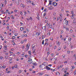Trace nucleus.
I'll return each instance as SVG.
<instances>
[{"instance_id":"nucleus-1","label":"nucleus","mask_w":76,"mask_h":76,"mask_svg":"<svg viewBox=\"0 0 76 76\" xmlns=\"http://www.w3.org/2000/svg\"><path fill=\"white\" fill-rule=\"evenodd\" d=\"M46 68L48 70H50L52 72H54V71H55V69H50V68L48 67V66H46Z\"/></svg>"},{"instance_id":"nucleus-2","label":"nucleus","mask_w":76,"mask_h":76,"mask_svg":"<svg viewBox=\"0 0 76 76\" xmlns=\"http://www.w3.org/2000/svg\"><path fill=\"white\" fill-rule=\"evenodd\" d=\"M52 6H53V5L54 6H57V3L55 2H53L52 4Z\"/></svg>"},{"instance_id":"nucleus-3","label":"nucleus","mask_w":76,"mask_h":76,"mask_svg":"<svg viewBox=\"0 0 76 76\" xmlns=\"http://www.w3.org/2000/svg\"><path fill=\"white\" fill-rule=\"evenodd\" d=\"M71 13L72 14V17H71L72 19H73V17L75 16V14L73 13V11H71Z\"/></svg>"},{"instance_id":"nucleus-4","label":"nucleus","mask_w":76,"mask_h":76,"mask_svg":"<svg viewBox=\"0 0 76 76\" xmlns=\"http://www.w3.org/2000/svg\"><path fill=\"white\" fill-rule=\"evenodd\" d=\"M49 3L48 5V6H49V5H50L51 6H52V4H51V3L53 2V1H51V0H49Z\"/></svg>"},{"instance_id":"nucleus-5","label":"nucleus","mask_w":76,"mask_h":76,"mask_svg":"<svg viewBox=\"0 0 76 76\" xmlns=\"http://www.w3.org/2000/svg\"><path fill=\"white\" fill-rule=\"evenodd\" d=\"M64 23L65 25H67L69 24V21H67V20H66L65 22Z\"/></svg>"},{"instance_id":"nucleus-6","label":"nucleus","mask_w":76,"mask_h":76,"mask_svg":"<svg viewBox=\"0 0 76 76\" xmlns=\"http://www.w3.org/2000/svg\"><path fill=\"white\" fill-rule=\"evenodd\" d=\"M29 45H28V44H27L26 45V50L27 51L29 50Z\"/></svg>"},{"instance_id":"nucleus-7","label":"nucleus","mask_w":76,"mask_h":76,"mask_svg":"<svg viewBox=\"0 0 76 76\" xmlns=\"http://www.w3.org/2000/svg\"><path fill=\"white\" fill-rule=\"evenodd\" d=\"M26 3H31V1L30 0H28L26 1Z\"/></svg>"},{"instance_id":"nucleus-8","label":"nucleus","mask_w":76,"mask_h":76,"mask_svg":"<svg viewBox=\"0 0 76 76\" xmlns=\"http://www.w3.org/2000/svg\"><path fill=\"white\" fill-rule=\"evenodd\" d=\"M59 15L60 16V18H62V17L63 16V14H62L60 13L59 14Z\"/></svg>"},{"instance_id":"nucleus-9","label":"nucleus","mask_w":76,"mask_h":76,"mask_svg":"<svg viewBox=\"0 0 76 76\" xmlns=\"http://www.w3.org/2000/svg\"><path fill=\"white\" fill-rule=\"evenodd\" d=\"M41 34V33L40 32H38V33H36V35H37V36H39V35H40V34Z\"/></svg>"},{"instance_id":"nucleus-10","label":"nucleus","mask_w":76,"mask_h":76,"mask_svg":"<svg viewBox=\"0 0 76 76\" xmlns=\"http://www.w3.org/2000/svg\"><path fill=\"white\" fill-rule=\"evenodd\" d=\"M16 6H18V5L19 4V1L16 2Z\"/></svg>"},{"instance_id":"nucleus-11","label":"nucleus","mask_w":76,"mask_h":76,"mask_svg":"<svg viewBox=\"0 0 76 76\" xmlns=\"http://www.w3.org/2000/svg\"><path fill=\"white\" fill-rule=\"evenodd\" d=\"M22 37H27V35H26V34H25V35L24 34H23L21 35Z\"/></svg>"},{"instance_id":"nucleus-12","label":"nucleus","mask_w":76,"mask_h":76,"mask_svg":"<svg viewBox=\"0 0 76 76\" xmlns=\"http://www.w3.org/2000/svg\"><path fill=\"white\" fill-rule=\"evenodd\" d=\"M69 74V72H67V73H66V74H65V75H64V76H68V75Z\"/></svg>"},{"instance_id":"nucleus-13","label":"nucleus","mask_w":76,"mask_h":76,"mask_svg":"<svg viewBox=\"0 0 76 76\" xmlns=\"http://www.w3.org/2000/svg\"><path fill=\"white\" fill-rule=\"evenodd\" d=\"M7 25V29H9V23H8Z\"/></svg>"},{"instance_id":"nucleus-14","label":"nucleus","mask_w":76,"mask_h":76,"mask_svg":"<svg viewBox=\"0 0 76 76\" xmlns=\"http://www.w3.org/2000/svg\"><path fill=\"white\" fill-rule=\"evenodd\" d=\"M30 61H31V62H30ZM28 63H29V64H31V63H32V62L31 61H30V60H29L28 61Z\"/></svg>"},{"instance_id":"nucleus-15","label":"nucleus","mask_w":76,"mask_h":76,"mask_svg":"<svg viewBox=\"0 0 76 76\" xmlns=\"http://www.w3.org/2000/svg\"><path fill=\"white\" fill-rule=\"evenodd\" d=\"M28 53H29V56H30L31 55V51H29L28 52Z\"/></svg>"},{"instance_id":"nucleus-16","label":"nucleus","mask_w":76,"mask_h":76,"mask_svg":"<svg viewBox=\"0 0 76 76\" xmlns=\"http://www.w3.org/2000/svg\"><path fill=\"white\" fill-rule=\"evenodd\" d=\"M56 75H60V73H59V72H56Z\"/></svg>"},{"instance_id":"nucleus-17","label":"nucleus","mask_w":76,"mask_h":76,"mask_svg":"<svg viewBox=\"0 0 76 76\" xmlns=\"http://www.w3.org/2000/svg\"><path fill=\"white\" fill-rule=\"evenodd\" d=\"M11 18H12V19H14V18H15V17H14L12 15L11 16Z\"/></svg>"},{"instance_id":"nucleus-18","label":"nucleus","mask_w":76,"mask_h":76,"mask_svg":"<svg viewBox=\"0 0 76 76\" xmlns=\"http://www.w3.org/2000/svg\"><path fill=\"white\" fill-rule=\"evenodd\" d=\"M42 44L43 45H44V40H43L42 41Z\"/></svg>"},{"instance_id":"nucleus-19","label":"nucleus","mask_w":76,"mask_h":76,"mask_svg":"<svg viewBox=\"0 0 76 76\" xmlns=\"http://www.w3.org/2000/svg\"><path fill=\"white\" fill-rule=\"evenodd\" d=\"M72 40V38H69V39H68V41L70 42Z\"/></svg>"},{"instance_id":"nucleus-20","label":"nucleus","mask_w":76,"mask_h":76,"mask_svg":"<svg viewBox=\"0 0 76 76\" xmlns=\"http://www.w3.org/2000/svg\"><path fill=\"white\" fill-rule=\"evenodd\" d=\"M47 44H48L47 45V46H48V44L47 42H45V44L44 45V46H45V45H47Z\"/></svg>"},{"instance_id":"nucleus-21","label":"nucleus","mask_w":76,"mask_h":76,"mask_svg":"<svg viewBox=\"0 0 76 76\" xmlns=\"http://www.w3.org/2000/svg\"><path fill=\"white\" fill-rule=\"evenodd\" d=\"M16 38V37L15 36H13L12 37V39H15V38Z\"/></svg>"},{"instance_id":"nucleus-22","label":"nucleus","mask_w":76,"mask_h":76,"mask_svg":"<svg viewBox=\"0 0 76 76\" xmlns=\"http://www.w3.org/2000/svg\"><path fill=\"white\" fill-rule=\"evenodd\" d=\"M47 15V13H46V12H45L43 14V16H45L46 15Z\"/></svg>"},{"instance_id":"nucleus-23","label":"nucleus","mask_w":76,"mask_h":76,"mask_svg":"<svg viewBox=\"0 0 76 76\" xmlns=\"http://www.w3.org/2000/svg\"><path fill=\"white\" fill-rule=\"evenodd\" d=\"M1 40H2V41H4V39H3V37H1Z\"/></svg>"},{"instance_id":"nucleus-24","label":"nucleus","mask_w":76,"mask_h":76,"mask_svg":"<svg viewBox=\"0 0 76 76\" xmlns=\"http://www.w3.org/2000/svg\"><path fill=\"white\" fill-rule=\"evenodd\" d=\"M37 19L39 20V16H37Z\"/></svg>"},{"instance_id":"nucleus-25","label":"nucleus","mask_w":76,"mask_h":76,"mask_svg":"<svg viewBox=\"0 0 76 76\" xmlns=\"http://www.w3.org/2000/svg\"><path fill=\"white\" fill-rule=\"evenodd\" d=\"M23 27H21L20 28V30L21 31H22V30H23Z\"/></svg>"},{"instance_id":"nucleus-26","label":"nucleus","mask_w":76,"mask_h":76,"mask_svg":"<svg viewBox=\"0 0 76 76\" xmlns=\"http://www.w3.org/2000/svg\"><path fill=\"white\" fill-rule=\"evenodd\" d=\"M25 57H26V58H28V55H25Z\"/></svg>"},{"instance_id":"nucleus-27","label":"nucleus","mask_w":76,"mask_h":76,"mask_svg":"<svg viewBox=\"0 0 76 76\" xmlns=\"http://www.w3.org/2000/svg\"><path fill=\"white\" fill-rule=\"evenodd\" d=\"M23 53L22 54V56H23V57H24V56H25V55L24 54H25V53Z\"/></svg>"},{"instance_id":"nucleus-28","label":"nucleus","mask_w":76,"mask_h":76,"mask_svg":"<svg viewBox=\"0 0 76 76\" xmlns=\"http://www.w3.org/2000/svg\"><path fill=\"white\" fill-rule=\"evenodd\" d=\"M9 58L10 59L9 60H10L11 61L12 60V57H10Z\"/></svg>"},{"instance_id":"nucleus-29","label":"nucleus","mask_w":76,"mask_h":76,"mask_svg":"<svg viewBox=\"0 0 76 76\" xmlns=\"http://www.w3.org/2000/svg\"><path fill=\"white\" fill-rule=\"evenodd\" d=\"M53 16H56V12H54V13L53 14Z\"/></svg>"},{"instance_id":"nucleus-30","label":"nucleus","mask_w":76,"mask_h":76,"mask_svg":"<svg viewBox=\"0 0 76 76\" xmlns=\"http://www.w3.org/2000/svg\"><path fill=\"white\" fill-rule=\"evenodd\" d=\"M44 1H45V2H44L45 4V2H47V0H44Z\"/></svg>"},{"instance_id":"nucleus-31","label":"nucleus","mask_w":76,"mask_h":76,"mask_svg":"<svg viewBox=\"0 0 76 76\" xmlns=\"http://www.w3.org/2000/svg\"><path fill=\"white\" fill-rule=\"evenodd\" d=\"M49 27L50 28H51V27H52V26L51 25H51H49Z\"/></svg>"},{"instance_id":"nucleus-32","label":"nucleus","mask_w":76,"mask_h":76,"mask_svg":"<svg viewBox=\"0 0 76 76\" xmlns=\"http://www.w3.org/2000/svg\"><path fill=\"white\" fill-rule=\"evenodd\" d=\"M44 38H45V37H44V35H43L42 36V39H44Z\"/></svg>"},{"instance_id":"nucleus-33","label":"nucleus","mask_w":76,"mask_h":76,"mask_svg":"<svg viewBox=\"0 0 76 76\" xmlns=\"http://www.w3.org/2000/svg\"><path fill=\"white\" fill-rule=\"evenodd\" d=\"M8 12H9V10H7L5 11V13H8Z\"/></svg>"},{"instance_id":"nucleus-34","label":"nucleus","mask_w":76,"mask_h":76,"mask_svg":"<svg viewBox=\"0 0 76 76\" xmlns=\"http://www.w3.org/2000/svg\"><path fill=\"white\" fill-rule=\"evenodd\" d=\"M66 31H69V28H67L66 29Z\"/></svg>"},{"instance_id":"nucleus-35","label":"nucleus","mask_w":76,"mask_h":76,"mask_svg":"<svg viewBox=\"0 0 76 76\" xmlns=\"http://www.w3.org/2000/svg\"><path fill=\"white\" fill-rule=\"evenodd\" d=\"M2 67H3V69H5V68H6V66H2Z\"/></svg>"},{"instance_id":"nucleus-36","label":"nucleus","mask_w":76,"mask_h":76,"mask_svg":"<svg viewBox=\"0 0 76 76\" xmlns=\"http://www.w3.org/2000/svg\"><path fill=\"white\" fill-rule=\"evenodd\" d=\"M9 15H11V13L10 12L8 11V12Z\"/></svg>"},{"instance_id":"nucleus-37","label":"nucleus","mask_w":76,"mask_h":76,"mask_svg":"<svg viewBox=\"0 0 76 76\" xmlns=\"http://www.w3.org/2000/svg\"><path fill=\"white\" fill-rule=\"evenodd\" d=\"M28 59L29 60H30V59H31V61H32V59L31 58H28Z\"/></svg>"},{"instance_id":"nucleus-38","label":"nucleus","mask_w":76,"mask_h":76,"mask_svg":"<svg viewBox=\"0 0 76 76\" xmlns=\"http://www.w3.org/2000/svg\"><path fill=\"white\" fill-rule=\"evenodd\" d=\"M60 17H59V18H58L57 20V21H58V20H59L60 19Z\"/></svg>"},{"instance_id":"nucleus-39","label":"nucleus","mask_w":76,"mask_h":76,"mask_svg":"<svg viewBox=\"0 0 76 76\" xmlns=\"http://www.w3.org/2000/svg\"><path fill=\"white\" fill-rule=\"evenodd\" d=\"M2 6H1V7H4V4H1Z\"/></svg>"},{"instance_id":"nucleus-40","label":"nucleus","mask_w":76,"mask_h":76,"mask_svg":"<svg viewBox=\"0 0 76 76\" xmlns=\"http://www.w3.org/2000/svg\"><path fill=\"white\" fill-rule=\"evenodd\" d=\"M29 19H30V20H32V17H30V18Z\"/></svg>"},{"instance_id":"nucleus-41","label":"nucleus","mask_w":76,"mask_h":76,"mask_svg":"<svg viewBox=\"0 0 76 76\" xmlns=\"http://www.w3.org/2000/svg\"><path fill=\"white\" fill-rule=\"evenodd\" d=\"M7 1L6 0H5L4 1V3H5V4H6V2Z\"/></svg>"},{"instance_id":"nucleus-42","label":"nucleus","mask_w":76,"mask_h":76,"mask_svg":"<svg viewBox=\"0 0 76 76\" xmlns=\"http://www.w3.org/2000/svg\"><path fill=\"white\" fill-rule=\"evenodd\" d=\"M44 7H42V10H44Z\"/></svg>"},{"instance_id":"nucleus-43","label":"nucleus","mask_w":76,"mask_h":76,"mask_svg":"<svg viewBox=\"0 0 76 76\" xmlns=\"http://www.w3.org/2000/svg\"><path fill=\"white\" fill-rule=\"evenodd\" d=\"M20 13L21 15H22V11H20Z\"/></svg>"},{"instance_id":"nucleus-44","label":"nucleus","mask_w":76,"mask_h":76,"mask_svg":"<svg viewBox=\"0 0 76 76\" xmlns=\"http://www.w3.org/2000/svg\"><path fill=\"white\" fill-rule=\"evenodd\" d=\"M32 5H33V6H35V4H34V2H32V3L31 4Z\"/></svg>"},{"instance_id":"nucleus-45","label":"nucleus","mask_w":76,"mask_h":76,"mask_svg":"<svg viewBox=\"0 0 76 76\" xmlns=\"http://www.w3.org/2000/svg\"><path fill=\"white\" fill-rule=\"evenodd\" d=\"M42 66V65L41 64L39 66V67H40V68H42V67H41Z\"/></svg>"},{"instance_id":"nucleus-46","label":"nucleus","mask_w":76,"mask_h":76,"mask_svg":"<svg viewBox=\"0 0 76 76\" xmlns=\"http://www.w3.org/2000/svg\"><path fill=\"white\" fill-rule=\"evenodd\" d=\"M5 58H6L7 59V58H8V56H5Z\"/></svg>"},{"instance_id":"nucleus-47","label":"nucleus","mask_w":76,"mask_h":76,"mask_svg":"<svg viewBox=\"0 0 76 76\" xmlns=\"http://www.w3.org/2000/svg\"><path fill=\"white\" fill-rule=\"evenodd\" d=\"M73 45H71V48H73Z\"/></svg>"},{"instance_id":"nucleus-48","label":"nucleus","mask_w":76,"mask_h":76,"mask_svg":"<svg viewBox=\"0 0 76 76\" xmlns=\"http://www.w3.org/2000/svg\"><path fill=\"white\" fill-rule=\"evenodd\" d=\"M7 73L8 74L9 73H10V71H9L8 72H7Z\"/></svg>"},{"instance_id":"nucleus-49","label":"nucleus","mask_w":76,"mask_h":76,"mask_svg":"<svg viewBox=\"0 0 76 76\" xmlns=\"http://www.w3.org/2000/svg\"><path fill=\"white\" fill-rule=\"evenodd\" d=\"M67 53L68 54H69V53H70V52L69 51H67Z\"/></svg>"},{"instance_id":"nucleus-50","label":"nucleus","mask_w":76,"mask_h":76,"mask_svg":"<svg viewBox=\"0 0 76 76\" xmlns=\"http://www.w3.org/2000/svg\"><path fill=\"white\" fill-rule=\"evenodd\" d=\"M66 38H65L64 39V41H66Z\"/></svg>"},{"instance_id":"nucleus-51","label":"nucleus","mask_w":76,"mask_h":76,"mask_svg":"<svg viewBox=\"0 0 76 76\" xmlns=\"http://www.w3.org/2000/svg\"><path fill=\"white\" fill-rule=\"evenodd\" d=\"M15 36H17L18 35V34L17 33H15Z\"/></svg>"},{"instance_id":"nucleus-52","label":"nucleus","mask_w":76,"mask_h":76,"mask_svg":"<svg viewBox=\"0 0 76 76\" xmlns=\"http://www.w3.org/2000/svg\"><path fill=\"white\" fill-rule=\"evenodd\" d=\"M72 24H76V23L75 22H73L72 23Z\"/></svg>"},{"instance_id":"nucleus-53","label":"nucleus","mask_w":76,"mask_h":76,"mask_svg":"<svg viewBox=\"0 0 76 76\" xmlns=\"http://www.w3.org/2000/svg\"><path fill=\"white\" fill-rule=\"evenodd\" d=\"M64 49H66V46H65L64 47Z\"/></svg>"},{"instance_id":"nucleus-54","label":"nucleus","mask_w":76,"mask_h":76,"mask_svg":"<svg viewBox=\"0 0 76 76\" xmlns=\"http://www.w3.org/2000/svg\"><path fill=\"white\" fill-rule=\"evenodd\" d=\"M47 10V9H45L44 10V12H46V11Z\"/></svg>"},{"instance_id":"nucleus-55","label":"nucleus","mask_w":76,"mask_h":76,"mask_svg":"<svg viewBox=\"0 0 76 76\" xmlns=\"http://www.w3.org/2000/svg\"><path fill=\"white\" fill-rule=\"evenodd\" d=\"M49 25H50V23L48 24V23H47L46 24V25H47V26H49Z\"/></svg>"},{"instance_id":"nucleus-56","label":"nucleus","mask_w":76,"mask_h":76,"mask_svg":"<svg viewBox=\"0 0 76 76\" xmlns=\"http://www.w3.org/2000/svg\"><path fill=\"white\" fill-rule=\"evenodd\" d=\"M4 48H7V46H4Z\"/></svg>"},{"instance_id":"nucleus-57","label":"nucleus","mask_w":76,"mask_h":76,"mask_svg":"<svg viewBox=\"0 0 76 76\" xmlns=\"http://www.w3.org/2000/svg\"><path fill=\"white\" fill-rule=\"evenodd\" d=\"M48 16H46V18H45V19H48Z\"/></svg>"},{"instance_id":"nucleus-58","label":"nucleus","mask_w":76,"mask_h":76,"mask_svg":"<svg viewBox=\"0 0 76 76\" xmlns=\"http://www.w3.org/2000/svg\"><path fill=\"white\" fill-rule=\"evenodd\" d=\"M50 53L49 52H48L47 53V54H48V55H49L50 54Z\"/></svg>"},{"instance_id":"nucleus-59","label":"nucleus","mask_w":76,"mask_h":76,"mask_svg":"<svg viewBox=\"0 0 76 76\" xmlns=\"http://www.w3.org/2000/svg\"><path fill=\"white\" fill-rule=\"evenodd\" d=\"M52 66V65L51 64H49L48 65V66Z\"/></svg>"},{"instance_id":"nucleus-60","label":"nucleus","mask_w":76,"mask_h":76,"mask_svg":"<svg viewBox=\"0 0 76 76\" xmlns=\"http://www.w3.org/2000/svg\"><path fill=\"white\" fill-rule=\"evenodd\" d=\"M45 41L46 42H47V41H48V39H45Z\"/></svg>"},{"instance_id":"nucleus-61","label":"nucleus","mask_w":76,"mask_h":76,"mask_svg":"<svg viewBox=\"0 0 76 76\" xmlns=\"http://www.w3.org/2000/svg\"><path fill=\"white\" fill-rule=\"evenodd\" d=\"M73 32L72 30H70V32Z\"/></svg>"},{"instance_id":"nucleus-62","label":"nucleus","mask_w":76,"mask_h":76,"mask_svg":"<svg viewBox=\"0 0 76 76\" xmlns=\"http://www.w3.org/2000/svg\"><path fill=\"white\" fill-rule=\"evenodd\" d=\"M14 12H17V10H14Z\"/></svg>"},{"instance_id":"nucleus-63","label":"nucleus","mask_w":76,"mask_h":76,"mask_svg":"<svg viewBox=\"0 0 76 76\" xmlns=\"http://www.w3.org/2000/svg\"><path fill=\"white\" fill-rule=\"evenodd\" d=\"M39 75H42V73H39Z\"/></svg>"},{"instance_id":"nucleus-64","label":"nucleus","mask_w":76,"mask_h":76,"mask_svg":"<svg viewBox=\"0 0 76 76\" xmlns=\"http://www.w3.org/2000/svg\"><path fill=\"white\" fill-rule=\"evenodd\" d=\"M45 76H49V75H48L47 74H45Z\"/></svg>"}]
</instances>
